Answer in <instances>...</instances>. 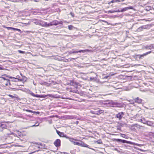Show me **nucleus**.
I'll use <instances>...</instances> for the list:
<instances>
[{"label": "nucleus", "mask_w": 154, "mask_h": 154, "mask_svg": "<svg viewBox=\"0 0 154 154\" xmlns=\"http://www.w3.org/2000/svg\"><path fill=\"white\" fill-rule=\"evenodd\" d=\"M39 124L38 123L37 124V123H36L35 125H33L32 126V127H33V126H38V125H39Z\"/></svg>", "instance_id": "2f4dec72"}, {"label": "nucleus", "mask_w": 154, "mask_h": 154, "mask_svg": "<svg viewBox=\"0 0 154 154\" xmlns=\"http://www.w3.org/2000/svg\"><path fill=\"white\" fill-rule=\"evenodd\" d=\"M4 83H5V84L6 86H8V84H9V82H8L7 81H5L4 82Z\"/></svg>", "instance_id": "c756f323"}, {"label": "nucleus", "mask_w": 154, "mask_h": 154, "mask_svg": "<svg viewBox=\"0 0 154 154\" xmlns=\"http://www.w3.org/2000/svg\"><path fill=\"white\" fill-rule=\"evenodd\" d=\"M6 28L8 29H11V30H20V29H15V28H12V27H6Z\"/></svg>", "instance_id": "a211bd4d"}, {"label": "nucleus", "mask_w": 154, "mask_h": 154, "mask_svg": "<svg viewBox=\"0 0 154 154\" xmlns=\"http://www.w3.org/2000/svg\"><path fill=\"white\" fill-rule=\"evenodd\" d=\"M43 26L44 27H48L50 26V23H47L46 22H44L43 23Z\"/></svg>", "instance_id": "2eb2a0df"}, {"label": "nucleus", "mask_w": 154, "mask_h": 154, "mask_svg": "<svg viewBox=\"0 0 154 154\" xmlns=\"http://www.w3.org/2000/svg\"><path fill=\"white\" fill-rule=\"evenodd\" d=\"M105 86H106L107 87L110 88L111 87H113V86L112 85H110L108 83H107V84L106 85H105Z\"/></svg>", "instance_id": "393cba45"}, {"label": "nucleus", "mask_w": 154, "mask_h": 154, "mask_svg": "<svg viewBox=\"0 0 154 154\" xmlns=\"http://www.w3.org/2000/svg\"><path fill=\"white\" fill-rule=\"evenodd\" d=\"M96 78L94 77H91L90 79L91 81H95L96 80Z\"/></svg>", "instance_id": "b1692460"}, {"label": "nucleus", "mask_w": 154, "mask_h": 154, "mask_svg": "<svg viewBox=\"0 0 154 154\" xmlns=\"http://www.w3.org/2000/svg\"><path fill=\"white\" fill-rule=\"evenodd\" d=\"M135 102L138 103H141L142 101V100L141 99L139 98L138 97H137L135 98L134 99Z\"/></svg>", "instance_id": "9d476101"}, {"label": "nucleus", "mask_w": 154, "mask_h": 154, "mask_svg": "<svg viewBox=\"0 0 154 154\" xmlns=\"http://www.w3.org/2000/svg\"><path fill=\"white\" fill-rule=\"evenodd\" d=\"M91 113L98 115V111H91Z\"/></svg>", "instance_id": "4be33fe9"}, {"label": "nucleus", "mask_w": 154, "mask_h": 154, "mask_svg": "<svg viewBox=\"0 0 154 154\" xmlns=\"http://www.w3.org/2000/svg\"><path fill=\"white\" fill-rule=\"evenodd\" d=\"M136 145H138H138H139V144H136Z\"/></svg>", "instance_id": "ea45409f"}, {"label": "nucleus", "mask_w": 154, "mask_h": 154, "mask_svg": "<svg viewBox=\"0 0 154 154\" xmlns=\"http://www.w3.org/2000/svg\"><path fill=\"white\" fill-rule=\"evenodd\" d=\"M146 124L149 126H153V123L150 121H148L146 122Z\"/></svg>", "instance_id": "f8f14e48"}, {"label": "nucleus", "mask_w": 154, "mask_h": 154, "mask_svg": "<svg viewBox=\"0 0 154 154\" xmlns=\"http://www.w3.org/2000/svg\"><path fill=\"white\" fill-rule=\"evenodd\" d=\"M9 96L11 97L12 98H14V96L11 95H10V94L9 95Z\"/></svg>", "instance_id": "72a5a7b5"}, {"label": "nucleus", "mask_w": 154, "mask_h": 154, "mask_svg": "<svg viewBox=\"0 0 154 154\" xmlns=\"http://www.w3.org/2000/svg\"><path fill=\"white\" fill-rule=\"evenodd\" d=\"M111 11H111V10L108 11V13L110 12V13H114L115 12H123L125 10H120V11L119 10H118V11H117V10H116V11H115V10H111Z\"/></svg>", "instance_id": "ddd939ff"}, {"label": "nucleus", "mask_w": 154, "mask_h": 154, "mask_svg": "<svg viewBox=\"0 0 154 154\" xmlns=\"http://www.w3.org/2000/svg\"><path fill=\"white\" fill-rule=\"evenodd\" d=\"M97 111L98 113V115H99L100 114L103 113L104 112V110L101 109L98 110H97Z\"/></svg>", "instance_id": "412c9836"}, {"label": "nucleus", "mask_w": 154, "mask_h": 154, "mask_svg": "<svg viewBox=\"0 0 154 154\" xmlns=\"http://www.w3.org/2000/svg\"><path fill=\"white\" fill-rule=\"evenodd\" d=\"M145 48L146 49H151L153 48V47L152 45H150L149 46H146Z\"/></svg>", "instance_id": "dca6fc26"}, {"label": "nucleus", "mask_w": 154, "mask_h": 154, "mask_svg": "<svg viewBox=\"0 0 154 154\" xmlns=\"http://www.w3.org/2000/svg\"><path fill=\"white\" fill-rule=\"evenodd\" d=\"M120 136L122 137L125 138L126 139H127L128 138V137L125 134H123L121 133L120 134Z\"/></svg>", "instance_id": "f3484780"}, {"label": "nucleus", "mask_w": 154, "mask_h": 154, "mask_svg": "<svg viewBox=\"0 0 154 154\" xmlns=\"http://www.w3.org/2000/svg\"><path fill=\"white\" fill-rule=\"evenodd\" d=\"M59 24H63V22L62 21H60V22L58 21Z\"/></svg>", "instance_id": "473e14b6"}, {"label": "nucleus", "mask_w": 154, "mask_h": 154, "mask_svg": "<svg viewBox=\"0 0 154 154\" xmlns=\"http://www.w3.org/2000/svg\"><path fill=\"white\" fill-rule=\"evenodd\" d=\"M117 129H119H119H119V128H117Z\"/></svg>", "instance_id": "79ce46f5"}, {"label": "nucleus", "mask_w": 154, "mask_h": 154, "mask_svg": "<svg viewBox=\"0 0 154 154\" xmlns=\"http://www.w3.org/2000/svg\"><path fill=\"white\" fill-rule=\"evenodd\" d=\"M79 123V122L78 121H77L75 123L77 125Z\"/></svg>", "instance_id": "e433bc0d"}, {"label": "nucleus", "mask_w": 154, "mask_h": 154, "mask_svg": "<svg viewBox=\"0 0 154 154\" xmlns=\"http://www.w3.org/2000/svg\"><path fill=\"white\" fill-rule=\"evenodd\" d=\"M153 137H154V136H153Z\"/></svg>", "instance_id": "37998d69"}, {"label": "nucleus", "mask_w": 154, "mask_h": 154, "mask_svg": "<svg viewBox=\"0 0 154 154\" xmlns=\"http://www.w3.org/2000/svg\"><path fill=\"white\" fill-rule=\"evenodd\" d=\"M124 113L123 112H119L116 115V116L117 118H118L119 120H121L123 116L124 115Z\"/></svg>", "instance_id": "423d86ee"}, {"label": "nucleus", "mask_w": 154, "mask_h": 154, "mask_svg": "<svg viewBox=\"0 0 154 154\" xmlns=\"http://www.w3.org/2000/svg\"><path fill=\"white\" fill-rule=\"evenodd\" d=\"M60 140L59 139H57L54 143V144L56 147H58L60 145Z\"/></svg>", "instance_id": "0eeeda50"}, {"label": "nucleus", "mask_w": 154, "mask_h": 154, "mask_svg": "<svg viewBox=\"0 0 154 154\" xmlns=\"http://www.w3.org/2000/svg\"><path fill=\"white\" fill-rule=\"evenodd\" d=\"M128 8L129 9H132L133 7L131 6V7H130Z\"/></svg>", "instance_id": "c9c22d12"}, {"label": "nucleus", "mask_w": 154, "mask_h": 154, "mask_svg": "<svg viewBox=\"0 0 154 154\" xmlns=\"http://www.w3.org/2000/svg\"><path fill=\"white\" fill-rule=\"evenodd\" d=\"M81 144V145L80 146H82L83 147L89 148V147H88L89 146L85 143H83L82 144Z\"/></svg>", "instance_id": "aec40b11"}, {"label": "nucleus", "mask_w": 154, "mask_h": 154, "mask_svg": "<svg viewBox=\"0 0 154 154\" xmlns=\"http://www.w3.org/2000/svg\"><path fill=\"white\" fill-rule=\"evenodd\" d=\"M70 14H71V16H72V17H74V15L73 13H72V12H71L70 13Z\"/></svg>", "instance_id": "f704fd0d"}, {"label": "nucleus", "mask_w": 154, "mask_h": 154, "mask_svg": "<svg viewBox=\"0 0 154 154\" xmlns=\"http://www.w3.org/2000/svg\"><path fill=\"white\" fill-rule=\"evenodd\" d=\"M13 81H14V82H19V81H18V80H15V79H14V80H13Z\"/></svg>", "instance_id": "4c0bfd02"}, {"label": "nucleus", "mask_w": 154, "mask_h": 154, "mask_svg": "<svg viewBox=\"0 0 154 154\" xmlns=\"http://www.w3.org/2000/svg\"><path fill=\"white\" fill-rule=\"evenodd\" d=\"M152 52L151 51H149L148 52H147L145 53H144L142 55H136L137 58H139L140 59H142L143 57H144V56L146 55H147L151 53Z\"/></svg>", "instance_id": "7ed1b4c3"}, {"label": "nucleus", "mask_w": 154, "mask_h": 154, "mask_svg": "<svg viewBox=\"0 0 154 154\" xmlns=\"http://www.w3.org/2000/svg\"><path fill=\"white\" fill-rule=\"evenodd\" d=\"M7 127L6 126L3 124L0 123V129H5Z\"/></svg>", "instance_id": "4468645a"}, {"label": "nucleus", "mask_w": 154, "mask_h": 154, "mask_svg": "<svg viewBox=\"0 0 154 154\" xmlns=\"http://www.w3.org/2000/svg\"><path fill=\"white\" fill-rule=\"evenodd\" d=\"M105 22L106 23H108L107 22H106V21H105Z\"/></svg>", "instance_id": "a19ab883"}, {"label": "nucleus", "mask_w": 154, "mask_h": 154, "mask_svg": "<svg viewBox=\"0 0 154 154\" xmlns=\"http://www.w3.org/2000/svg\"><path fill=\"white\" fill-rule=\"evenodd\" d=\"M59 24L58 21L57 20H54L50 23V26L55 25L56 26Z\"/></svg>", "instance_id": "6e6552de"}, {"label": "nucleus", "mask_w": 154, "mask_h": 154, "mask_svg": "<svg viewBox=\"0 0 154 154\" xmlns=\"http://www.w3.org/2000/svg\"><path fill=\"white\" fill-rule=\"evenodd\" d=\"M2 78L4 79V80L5 81H7L8 82H9V84L10 85H11L10 83V80L9 79H7L4 77H2Z\"/></svg>", "instance_id": "5701e85b"}, {"label": "nucleus", "mask_w": 154, "mask_h": 154, "mask_svg": "<svg viewBox=\"0 0 154 154\" xmlns=\"http://www.w3.org/2000/svg\"><path fill=\"white\" fill-rule=\"evenodd\" d=\"M75 140L72 138H70L69 139V140L71 142L73 143L74 145H78V146L81 145V143H79L78 142H75L74 141Z\"/></svg>", "instance_id": "1a4fd4ad"}, {"label": "nucleus", "mask_w": 154, "mask_h": 154, "mask_svg": "<svg viewBox=\"0 0 154 154\" xmlns=\"http://www.w3.org/2000/svg\"><path fill=\"white\" fill-rule=\"evenodd\" d=\"M46 154L45 153V154Z\"/></svg>", "instance_id": "c03bdc74"}, {"label": "nucleus", "mask_w": 154, "mask_h": 154, "mask_svg": "<svg viewBox=\"0 0 154 154\" xmlns=\"http://www.w3.org/2000/svg\"><path fill=\"white\" fill-rule=\"evenodd\" d=\"M10 78H11V79H13V80L14 79H15V80L16 79L17 80H18V81H21V82L24 81L25 79L26 78H24L21 79L20 78V77L19 76V75H17L16 76V78H15L14 77H10Z\"/></svg>", "instance_id": "39448f33"}, {"label": "nucleus", "mask_w": 154, "mask_h": 154, "mask_svg": "<svg viewBox=\"0 0 154 154\" xmlns=\"http://www.w3.org/2000/svg\"><path fill=\"white\" fill-rule=\"evenodd\" d=\"M115 140L117 142H121L122 143H126L128 144H133L134 143L131 142L129 141H127L125 140H122L121 139H115Z\"/></svg>", "instance_id": "f257e3e1"}, {"label": "nucleus", "mask_w": 154, "mask_h": 154, "mask_svg": "<svg viewBox=\"0 0 154 154\" xmlns=\"http://www.w3.org/2000/svg\"><path fill=\"white\" fill-rule=\"evenodd\" d=\"M86 51L85 50H81L79 51H78V52L81 53L82 52L83 53H84Z\"/></svg>", "instance_id": "c85d7f7f"}, {"label": "nucleus", "mask_w": 154, "mask_h": 154, "mask_svg": "<svg viewBox=\"0 0 154 154\" xmlns=\"http://www.w3.org/2000/svg\"><path fill=\"white\" fill-rule=\"evenodd\" d=\"M30 94L32 96L37 97L45 98L47 96L45 95L35 94L32 92Z\"/></svg>", "instance_id": "20e7f679"}, {"label": "nucleus", "mask_w": 154, "mask_h": 154, "mask_svg": "<svg viewBox=\"0 0 154 154\" xmlns=\"http://www.w3.org/2000/svg\"><path fill=\"white\" fill-rule=\"evenodd\" d=\"M68 29L70 30H72L73 28H74L75 27L73 26H72V25H69L68 26Z\"/></svg>", "instance_id": "6ab92c4d"}, {"label": "nucleus", "mask_w": 154, "mask_h": 154, "mask_svg": "<svg viewBox=\"0 0 154 154\" xmlns=\"http://www.w3.org/2000/svg\"><path fill=\"white\" fill-rule=\"evenodd\" d=\"M78 83L74 81H71L69 83H68V85L71 86H73L75 88H77Z\"/></svg>", "instance_id": "f03ea898"}, {"label": "nucleus", "mask_w": 154, "mask_h": 154, "mask_svg": "<svg viewBox=\"0 0 154 154\" xmlns=\"http://www.w3.org/2000/svg\"><path fill=\"white\" fill-rule=\"evenodd\" d=\"M18 52L20 53H22V54H24L25 53V51H22L21 50H18Z\"/></svg>", "instance_id": "cd10ccee"}, {"label": "nucleus", "mask_w": 154, "mask_h": 154, "mask_svg": "<svg viewBox=\"0 0 154 154\" xmlns=\"http://www.w3.org/2000/svg\"><path fill=\"white\" fill-rule=\"evenodd\" d=\"M79 53L78 51H73L72 52V53L74 54V53Z\"/></svg>", "instance_id": "7c9ffc66"}, {"label": "nucleus", "mask_w": 154, "mask_h": 154, "mask_svg": "<svg viewBox=\"0 0 154 154\" xmlns=\"http://www.w3.org/2000/svg\"><path fill=\"white\" fill-rule=\"evenodd\" d=\"M96 143H97L98 144H102V141L101 140H97L96 141Z\"/></svg>", "instance_id": "a878e982"}, {"label": "nucleus", "mask_w": 154, "mask_h": 154, "mask_svg": "<svg viewBox=\"0 0 154 154\" xmlns=\"http://www.w3.org/2000/svg\"><path fill=\"white\" fill-rule=\"evenodd\" d=\"M3 69V68H2V67H0V70H2V69Z\"/></svg>", "instance_id": "58836bf2"}, {"label": "nucleus", "mask_w": 154, "mask_h": 154, "mask_svg": "<svg viewBox=\"0 0 154 154\" xmlns=\"http://www.w3.org/2000/svg\"><path fill=\"white\" fill-rule=\"evenodd\" d=\"M77 91H78L77 90V89L72 91L71 89V90L70 91V92H73L75 93H76Z\"/></svg>", "instance_id": "bb28decb"}, {"label": "nucleus", "mask_w": 154, "mask_h": 154, "mask_svg": "<svg viewBox=\"0 0 154 154\" xmlns=\"http://www.w3.org/2000/svg\"><path fill=\"white\" fill-rule=\"evenodd\" d=\"M57 134L61 137H66V136L64 135V133L63 132H61L59 131H57Z\"/></svg>", "instance_id": "9b49d317"}]
</instances>
